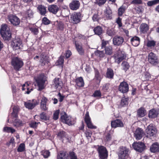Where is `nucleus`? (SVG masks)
Listing matches in <instances>:
<instances>
[{"label":"nucleus","instance_id":"9b49d317","mask_svg":"<svg viewBox=\"0 0 159 159\" xmlns=\"http://www.w3.org/2000/svg\"><path fill=\"white\" fill-rule=\"evenodd\" d=\"M132 146L134 150L139 152H142L145 147L144 144L141 142L134 143Z\"/></svg>","mask_w":159,"mask_h":159},{"label":"nucleus","instance_id":"f704fd0d","mask_svg":"<svg viewBox=\"0 0 159 159\" xmlns=\"http://www.w3.org/2000/svg\"><path fill=\"white\" fill-rule=\"evenodd\" d=\"M150 150L152 152H159V144L157 143H153L151 146Z\"/></svg>","mask_w":159,"mask_h":159},{"label":"nucleus","instance_id":"a18cd8bd","mask_svg":"<svg viewBox=\"0 0 159 159\" xmlns=\"http://www.w3.org/2000/svg\"><path fill=\"white\" fill-rule=\"evenodd\" d=\"M41 154L45 158H47L50 156V153L48 150H43L42 151Z\"/></svg>","mask_w":159,"mask_h":159},{"label":"nucleus","instance_id":"b1692460","mask_svg":"<svg viewBox=\"0 0 159 159\" xmlns=\"http://www.w3.org/2000/svg\"><path fill=\"white\" fill-rule=\"evenodd\" d=\"M57 159H69L68 154L66 152L60 151L57 155Z\"/></svg>","mask_w":159,"mask_h":159},{"label":"nucleus","instance_id":"ea45409f","mask_svg":"<svg viewBox=\"0 0 159 159\" xmlns=\"http://www.w3.org/2000/svg\"><path fill=\"white\" fill-rule=\"evenodd\" d=\"M127 7L123 5L121 6L118 10V14L119 16H121L125 12Z\"/></svg>","mask_w":159,"mask_h":159},{"label":"nucleus","instance_id":"4468645a","mask_svg":"<svg viewBox=\"0 0 159 159\" xmlns=\"http://www.w3.org/2000/svg\"><path fill=\"white\" fill-rule=\"evenodd\" d=\"M84 120L88 128L92 129L96 128V127L93 125L92 123L91 119L89 115V113L88 111L86 112L85 114Z\"/></svg>","mask_w":159,"mask_h":159},{"label":"nucleus","instance_id":"a211bd4d","mask_svg":"<svg viewBox=\"0 0 159 159\" xmlns=\"http://www.w3.org/2000/svg\"><path fill=\"white\" fill-rule=\"evenodd\" d=\"M123 124L122 122L119 119H116L111 121V126L112 128H116L117 127H123Z\"/></svg>","mask_w":159,"mask_h":159},{"label":"nucleus","instance_id":"0e129e2a","mask_svg":"<svg viewBox=\"0 0 159 159\" xmlns=\"http://www.w3.org/2000/svg\"><path fill=\"white\" fill-rule=\"evenodd\" d=\"M107 34L110 36H112L115 34V32L114 30L112 29L108 30L107 32Z\"/></svg>","mask_w":159,"mask_h":159},{"label":"nucleus","instance_id":"58836bf2","mask_svg":"<svg viewBox=\"0 0 159 159\" xmlns=\"http://www.w3.org/2000/svg\"><path fill=\"white\" fill-rule=\"evenodd\" d=\"M0 34L3 39L5 40L9 41L10 40L11 38V32L4 33V35L2 34Z\"/></svg>","mask_w":159,"mask_h":159},{"label":"nucleus","instance_id":"052dcab7","mask_svg":"<svg viewBox=\"0 0 159 159\" xmlns=\"http://www.w3.org/2000/svg\"><path fill=\"white\" fill-rule=\"evenodd\" d=\"M101 93L100 90H96L95 91L94 93L92 95V96H93L95 97H101Z\"/></svg>","mask_w":159,"mask_h":159},{"label":"nucleus","instance_id":"e2e57ef3","mask_svg":"<svg viewBox=\"0 0 159 159\" xmlns=\"http://www.w3.org/2000/svg\"><path fill=\"white\" fill-rule=\"evenodd\" d=\"M39 122H33L30 124V126L32 128L34 129L36 128Z\"/></svg>","mask_w":159,"mask_h":159},{"label":"nucleus","instance_id":"8fccbe9b","mask_svg":"<svg viewBox=\"0 0 159 159\" xmlns=\"http://www.w3.org/2000/svg\"><path fill=\"white\" fill-rule=\"evenodd\" d=\"M68 156L70 159H77V157L76 153L73 151H70L69 152Z\"/></svg>","mask_w":159,"mask_h":159},{"label":"nucleus","instance_id":"4be33fe9","mask_svg":"<svg viewBox=\"0 0 159 159\" xmlns=\"http://www.w3.org/2000/svg\"><path fill=\"white\" fill-rule=\"evenodd\" d=\"M159 114V109H153L149 111L148 116L150 118H154L157 117Z\"/></svg>","mask_w":159,"mask_h":159},{"label":"nucleus","instance_id":"f3484780","mask_svg":"<svg viewBox=\"0 0 159 159\" xmlns=\"http://www.w3.org/2000/svg\"><path fill=\"white\" fill-rule=\"evenodd\" d=\"M124 39L121 36H115L113 39V43L115 45L119 46L121 45Z\"/></svg>","mask_w":159,"mask_h":159},{"label":"nucleus","instance_id":"c03bdc74","mask_svg":"<svg viewBox=\"0 0 159 159\" xmlns=\"http://www.w3.org/2000/svg\"><path fill=\"white\" fill-rule=\"evenodd\" d=\"M3 131L5 132L11 133L13 134L16 131V130L12 127L6 126L3 128Z\"/></svg>","mask_w":159,"mask_h":159},{"label":"nucleus","instance_id":"6e6d98bb","mask_svg":"<svg viewBox=\"0 0 159 159\" xmlns=\"http://www.w3.org/2000/svg\"><path fill=\"white\" fill-rule=\"evenodd\" d=\"M95 3L99 6H101L106 2L107 0H95Z\"/></svg>","mask_w":159,"mask_h":159},{"label":"nucleus","instance_id":"aec40b11","mask_svg":"<svg viewBox=\"0 0 159 159\" xmlns=\"http://www.w3.org/2000/svg\"><path fill=\"white\" fill-rule=\"evenodd\" d=\"M48 101V99L45 97L43 96L41 100L40 108L43 111H46L48 110V107L46 103Z\"/></svg>","mask_w":159,"mask_h":159},{"label":"nucleus","instance_id":"f8f14e48","mask_svg":"<svg viewBox=\"0 0 159 159\" xmlns=\"http://www.w3.org/2000/svg\"><path fill=\"white\" fill-rule=\"evenodd\" d=\"M146 131L148 134L147 136H154L156 133V129L152 124H150L147 127Z\"/></svg>","mask_w":159,"mask_h":159},{"label":"nucleus","instance_id":"ddd939ff","mask_svg":"<svg viewBox=\"0 0 159 159\" xmlns=\"http://www.w3.org/2000/svg\"><path fill=\"white\" fill-rule=\"evenodd\" d=\"M8 19L12 24L15 26L18 25L20 22V19L17 16L12 15L8 16Z\"/></svg>","mask_w":159,"mask_h":159},{"label":"nucleus","instance_id":"c756f323","mask_svg":"<svg viewBox=\"0 0 159 159\" xmlns=\"http://www.w3.org/2000/svg\"><path fill=\"white\" fill-rule=\"evenodd\" d=\"M76 85L79 87H83L84 85V82L83 78L81 77L77 78L75 80Z\"/></svg>","mask_w":159,"mask_h":159},{"label":"nucleus","instance_id":"de8ad7c7","mask_svg":"<svg viewBox=\"0 0 159 159\" xmlns=\"http://www.w3.org/2000/svg\"><path fill=\"white\" fill-rule=\"evenodd\" d=\"M156 44V42L154 40H148L147 44V46L150 48L154 47Z\"/></svg>","mask_w":159,"mask_h":159},{"label":"nucleus","instance_id":"4c0bfd02","mask_svg":"<svg viewBox=\"0 0 159 159\" xmlns=\"http://www.w3.org/2000/svg\"><path fill=\"white\" fill-rule=\"evenodd\" d=\"M140 31L143 33H146L148 30L149 27L147 24L145 23H142L140 27Z\"/></svg>","mask_w":159,"mask_h":159},{"label":"nucleus","instance_id":"cd10ccee","mask_svg":"<svg viewBox=\"0 0 159 159\" xmlns=\"http://www.w3.org/2000/svg\"><path fill=\"white\" fill-rule=\"evenodd\" d=\"M48 10L50 12L56 14L59 10V8L57 5H52L48 7Z\"/></svg>","mask_w":159,"mask_h":159},{"label":"nucleus","instance_id":"864d4df0","mask_svg":"<svg viewBox=\"0 0 159 159\" xmlns=\"http://www.w3.org/2000/svg\"><path fill=\"white\" fill-rule=\"evenodd\" d=\"M121 66L123 69L125 71L127 70L129 67V63L126 61H123L122 63Z\"/></svg>","mask_w":159,"mask_h":159},{"label":"nucleus","instance_id":"2f4dec72","mask_svg":"<svg viewBox=\"0 0 159 159\" xmlns=\"http://www.w3.org/2000/svg\"><path fill=\"white\" fill-rule=\"evenodd\" d=\"M94 72H95V77L94 79H95L97 82L98 83H100L101 80L103 78V76L101 75L99 73L98 70L94 68Z\"/></svg>","mask_w":159,"mask_h":159},{"label":"nucleus","instance_id":"7c9ffc66","mask_svg":"<svg viewBox=\"0 0 159 159\" xmlns=\"http://www.w3.org/2000/svg\"><path fill=\"white\" fill-rule=\"evenodd\" d=\"M34 13L30 8L27 9L25 12V16L27 19H30L34 17Z\"/></svg>","mask_w":159,"mask_h":159},{"label":"nucleus","instance_id":"79ce46f5","mask_svg":"<svg viewBox=\"0 0 159 159\" xmlns=\"http://www.w3.org/2000/svg\"><path fill=\"white\" fill-rule=\"evenodd\" d=\"M64 62V57L63 56H60L56 62V65L57 66H61L62 68L63 66V64Z\"/></svg>","mask_w":159,"mask_h":159},{"label":"nucleus","instance_id":"3c124183","mask_svg":"<svg viewBox=\"0 0 159 159\" xmlns=\"http://www.w3.org/2000/svg\"><path fill=\"white\" fill-rule=\"evenodd\" d=\"M25 150V145L24 143H20L19 145L17 151L19 152H23Z\"/></svg>","mask_w":159,"mask_h":159},{"label":"nucleus","instance_id":"dca6fc26","mask_svg":"<svg viewBox=\"0 0 159 159\" xmlns=\"http://www.w3.org/2000/svg\"><path fill=\"white\" fill-rule=\"evenodd\" d=\"M80 6V3L78 0H73L69 4L70 9L73 10L78 9Z\"/></svg>","mask_w":159,"mask_h":159},{"label":"nucleus","instance_id":"0eeeda50","mask_svg":"<svg viewBox=\"0 0 159 159\" xmlns=\"http://www.w3.org/2000/svg\"><path fill=\"white\" fill-rule=\"evenodd\" d=\"M115 60V62L119 64L121 61L125 58V56L124 54V52L118 51L114 56Z\"/></svg>","mask_w":159,"mask_h":159},{"label":"nucleus","instance_id":"e433bc0d","mask_svg":"<svg viewBox=\"0 0 159 159\" xmlns=\"http://www.w3.org/2000/svg\"><path fill=\"white\" fill-rule=\"evenodd\" d=\"M25 124L24 121H23L19 119H16L15 120L13 123V125L16 128L20 126H23Z\"/></svg>","mask_w":159,"mask_h":159},{"label":"nucleus","instance_id":"603ef678","mask_svg":"<svg viewBox=\"0 0 159 159\" xmlns=\"http://www.w3.org/2000/svg\"><path fill=\"white\" fill-rule=\"evenodd\" d=\"M40 117L42 120L44 121H46L49 119V117L46 116V113L44 112H42L40 114Z\"/></svg>","mask_w":159,"mask_h":159},{"label":"nucleus","instance_id":"5fc2aeb1","mask_svg":"<svg viewBox=\"0 0 159 159\" xmlns=\"http://www.w3.org/2000/svg\"><path fill=\"white\" fill-rule=\"evenodd\" d=\"M105 53L107 55H111L112 53V48L110 46H107L105 48Z\"/></svg>","mask_w":159,"mask_h":159},{"label":"nucleus","instance_id":"7ed1b4c3","mask_svg":"<svg viewBox=\"0 0 159 159\" xmlns=\"http://www.w3.org/2000/svg\"><path fill=\"white\" fill-rule=\"evenodd\" d=\"M97 151L98 156L101 159H107L108 157V152L106 148L102 146H98Z\"/></svg>","mask_w":159,"mask_h":159},{"label":"nucleus","instance_id":"09e8293b","mask_svg":"<svg viewBox=\"0 0 159 159\" xmlns=\"http://www.w3.org/2000/svg\"><path fill=\"white\" fill-rule=\"evenodd\" d=\"M29 84L28 82H25L24 84L22 86V90H24L25 89H27V91L26 93L27 94H29L30 92V91L29 90V88L28 86H29Z\"/></svg>","mask_w":159,"mask_h":159},{"label":"nucleus","instance_id":"6ab92c4d","mask_svg":"<svg viewBox=\"0 0 159 159\" xmlns=\"http://www.w3.org/2000/svg\"><path fill=\"white\" fill-rule=\"evenodd\" d=\"M62 82L61 80L58 78H56L53 80L52 86L56 89L58 88H61L62 84Z\"/></svg>","mask_w":159,"mask_h":159},{"label":"nucleus","instance_id":"39448f33","mask_svg":"<svg viewBox=\"0 0 159 159\" xmlns=\"http://www.w3.org/2000/svg\"><path fill=\"white\" fill-rule=\"evenodd\" d=\"M129 149L126 147H122L118 154L119 159H127L128 157Z\"/></svg>","mask_w":159,"mask_h":159},{"label":"nucleus","instance_id":"bb28decb","mask_svg":"<svg viewBox=\"0 0 159 159\" xmlns=\"http://www.w3.org/2000/svg\"><path fill=\"white\" fill-rule=\"evenodd\" d=\"M114 73L113 70L111 68H108L107 70L106 77L109 79L113 78Z\"/></svg>","mask_w":159,"mask_h":159},{"label":"nucleus","instance_id":"4d7b16f0","mask_svg":"<svg viewBox=\"0 0 159 159\" xmlns=\"http://www.w3.org/2000/svg\"><path fill=\"white\" fill-rule=\"evenodd\" d=\"M30 30L34 35H37L39 33V30L37 28L31 27L30 28Z\"/></svg>","mask_w":159,"mask_h":159},{"label":"nucleus","instance_id":"9d476101","mask_svg":"<svg viewBox=\"0 0 159 159\" xmlns=\"http://www.w3.org/2000/svg\"><path fill=\"white\" fill-rule=\"evenodd\" d=\"M39 57V62L41 66H43L48 65L49 62V58L44 53L42 52L41 53Z\"/></svg>","mask_w":159,"mask_h":159},{"label":"nucleus","instance_id":"2eb2a0df","mask_svg":"<svg viewBox=\"0 0 159 159\" xmlns=\"http://www.w3.org/2000/svg\"><path fill=\"white\" fill-rule=\"evenodd\" d=\"M118 89L122 93H126L129 90L128 84L125 81H123L120 83Z\"/></svg>","mask_w":159,"mask_h":159},{"label":"nucleus","instance_id":"a19ab883","mask_svg":"<svg viewBox=\"0 0 159 159\" xmlns=\"http://www.w3.org/2000/svg\"><path fill=\"white\" fill-rule=\"evenodd\" d=\"M57 135L58 137L62 140L64 138H66L67 134L64 131H61L59 132Z\"/></svg>","mask_w":159,"mask_h":159},{"label":"nucleus","instance_id":"338daca9","mask_svg":"<svg viewBox=\"0 0 159 159\" xmlns=\"http://www.w3.org/2000/svg\"><path fill=\"white\" fill-rule=\"evenodd\" d=\"M42 22L44 24L47 25L50 23V21L47 17H44L42 20Z\"/></svg>","mask_w":159,"mask_h":159},{"label":"nucleus","instance_id":"37998d69","mask_svg":"<svg viewBox=\"0 0 159 159\" xmlns=\"http://www.w3.org/2000/svg\"><path fill=\"white\" fill-rule=\"evenodd\" d=\"M137 113L139 116L143 117L145 115L146 111L143 108H141L138 110Z\"/></svg>","mask_w":159,"mask_h":159},{"label":"nucleus","instance_id":"bf43d9fd","mask_svg":"<svg viewBox=\"0 0 159 159\" xmlns=\"http://www.w3.org/2000/svg\"><path fill=\"white\" fill-rule=\"evenodd\" d=\"M111 139V136L109 133H107L104 137V140L105 142L110 141Z\"/></svg>","mask_w":159,"mask_h":159},{"label":"nucleus","instance_id":"1a4fd4ad","mask_svg":"<svg viewBox=\"0 0 159 159\" xmlns=\"http://www.w3.org/2000/svg\"><path fill=\"white\" fill-rule=\"evenodd\" d=\"M39 102L35 99L29 100L24 102L25 107L29 109H33L36 105L39 104Z\"/></svg>","mask_w":159,"mask_h":159},{"label":"nucleus","instance_id":"473e14b6","mask_svg":"<svg viewBox=\"0 0 159 159\" xmlns=\"http://www.w3.org/2000/svg\"><path fill=\"white\" fill-rule=\"evenodd\" d=\"M37 9L39 11V12L41 15H45L46 13V9L44 6L39 5L37 7Z\"/></svg>","mask_w":159,"mask_h":159},{"label":"nucleus","instance_id":"c85d7f7f","mask_svg":"<svg viewBox=\"0 0 159 159\" xmlns=\"http://www.w3.org/2000/svg\"><path fill=\"white\" fill-rule=\"evenodd\" d=\"M11 32L9 27L6 24H2L0 29V34H2L3 35L4 33L6 32Z\"/></svg>","mask_w":159,"mask_h":159},{"label":"nucleus","instance_id":"72a5a7b5","mask_svg":"<svg viewBox=\"0 0 159 159\" xmlns=\"http://www.w3.org/2000/svg\"><path fill=\"white\" fill-rule=\"evenodd\" d=\"M75 45L77 50L79 53L81 55H84V51L81 45L75 42Z\"/></svg>","mask_w":159,"mask_h":159},{"label":"nucleus","instance_id":"774afa93","mask_svg":"<svg viewBox=\"0 0 159 159\" xmlns=\"http://www.w3.org/2000/svg\"><path fill=\"white\" fill-rule=\"evenodd\" d=\"M92 19L94 21H98L99 19V17L98 14H94L92 17Z\"/></svg>","mask_w":159,"mask_h":159},{"label":"nucleus","instance_id":"a878e982","mask_svg":"<svg viewBox=\"0 0 159 159\" xmlns=\"http://www.w3.org/2000/svg\"><path fill=\"white\" fill-rule=\"evenodd\" d=\"M93 31L95 34L101 36L103 33V30L102 27L100 26H97L94 28Z\"/></svg>","mask_w":159,"mask_h":159},{"label":"nucleus","instance_id":"6e6552de","mask_svg":"<svg viewBox=\"0 0 159 159\" xmlns=\"http://www.w3.org/2000/svg\"><path fill=\"white\" fill-rule=\"evenodd\" d=\"M60 119L62 122L69 125H72L74 124L72 120L71 117L70 116H68L65 112H64L63 115H61Z\"/></svg>","mask_w":159,"mask_h":159},{"label":"nucleus","instance_id":"c9c22d12","mask_svg":"<svg viewBox=\"0 0 159 159\" xmlns=\"http://www.w3.org/2000/svg\"><path fill=\"white\" fill-rule=\"evenodd\" d=\"M131 42L133 46L135 47L137 46L139 44L140 39L138 37H134L131 39Z\"/></svg>","mask_w":159,"mask_h":159},{"label":"nucleus","instance_id":"49530a36","mask_svg":"<svg viewBox=\"0 0 159 159\" xmlns=\"http://www.w3.org/2000/svg\"><path fill=\"white\" fill-rule=\"evenodd\" d=\"M105 13V15L106 18L108 19L111 18L112 13L111 11L110 8H107Z\"/></svg>","mask_w":159,"mask_h":159},{"label":"nucleus","instance_id":"393cba45","mask_svg":"<svg viewBox=\"0 0 159 159\" xmlns=\"http://www.w3.org/2000/svg\"><path fill=\"white\" fill-rule=\"evenodd\" d=\"M128 98H122L121 101L118 104V107L119 108L128 105Z\"/></svg>","mask_w":159,"mask_h":159},{"label":"nucleus","instance_id":"69168bd1","mask_svg":"<svg viewBox=\"0 0 159 159\" xmlns=\"http://www.w3.org/2000/svg\"><path fill=\"white\" fill-rule=\"evenodd\" d=\"M86 137L88 139H89L91 137L92 135V132L90 130H87L85 132Z\"/></svg>","mask_w":159,"mask_h":159},{"label":"nucleus","instance_id":"f257e3e1","mask_svg":"<svg viewBox=\"0 0 159 159\" xmlns=\"http://www.w3.org/2000/svg\"><path fill=\"white\" fill-rule=\"evenodd\" d=\"M34 79L37 83L39 90L41 91L44 89V85L47 80V77L44 74H41L34 77Z\"/></svg>","mask_w":159,"mask_h":159},{"label":"nucleus","instance_id":"f03ea898","mask_svg":"<svg viewBox=\"0 0 159 159\" xmlns=\"http://www.w3.org/2000/svg\"><path fill=\"white\" fill-rule=\"evenodd\" d=\"M11 64L15 70L19 71L23 66L24 63L21 58L15 57L11 59Z\"/></svg>","mask_w":159,"mask_h":159},{"label":"nucleus","instance_id":"20e7f679","mask_svg":"<svg viewBox=\"0 0 159 159\" xmlns=\"http://www.w3.org/2000/svg\"><path fill=\"white\" fill-rule=\"evenodd\" d=\"M82 15L80 12H75L70 16V20L74 24H77L80 23L81 20Z\"/></svg>","mask_w":159,"mask_h":159},{"label":"nucleus","instance_id":"5701e85b","mask_svg":"<svg viewBox=\"0 0 159 159\" xmlns=\"http://www.w3.org/2000/svg\"><path fill=\"white\" fill-rule=\"evenodd\" d=\"M144 134L143 130L140 128L137 129L134 133V136L136 139L137 140H140Z\"/></svg>","mask_w":159,"mask_h":159},{"label":"nucleus","instance_id":"423d86ee","mask_svg":"<svg viewBox=\"0 0 159 159\" xmlns=\"http://www.w3.org/2000/svg\"><path fill=\"white\" fill-rule=\"evenodd\" d=\"M148 59L149 62L153 65H157L158 64L159 61L157 57L152 52L149 54Z\"/></svg>","mask_w":159,"mask_h":159},{"label":"nucleus","instance_id":"412c9836","mask_svg":"<svg viewBox=\"0 0 159 159\" xmlns=\"http://www.w3.org/2000/svg\"><path fill=\"white\" fill-rule=\"evenodd\" d=\"M22 44V41L20 39L18 38L14 40L12 43L13 48L15 50L19 49Z\"/></svg>","mask_w":159,"mask_h":159},{"label":"nucleus","instance_id":"680f3d73","mask_svg":"<svg viewBox=\"0 0 159 159\" xmlns=\"http://www.w3.org/2000/svg\"><path fill=\"white\" fill-rule=\"evenodd\" d=\"M109 44V41L105 40L104 39L102 40L101 43L102 48H105L106 47V46Z\"/></svg>","mask_w":159,"mask_h":159},{"label":"nucleus","instance_id":"13d9d810","mask_svg":"<svg viewBox=\"0 0 159 159\" xmlns=\"http://www.w3.org/2000/svg\"><path fill=\"white\" fill-rule=\"evenodd\" d=\"M59 112V110H57L54 112L53 115V119L54 120H56L58 119Z\"/></svg>","mask_w":159,"mask_h":159}]
</instances>
